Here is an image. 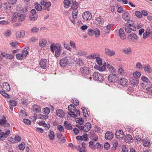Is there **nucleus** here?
I'll return each mask as SVG.
<instances>
[{
	"label": "nucleus",
	"instance_id": "obj_1",
	"mask_svg": "<svg viewBox=\"0 0 152 152\" xmlns=\"http://www.w3.org/2000/svg\"><path fill=\"white\" fill-rule=\"evenodd\" d=\"M74 61L75 59L73 56H72L71 54H69L60 60L59 64L61 66L65 67L66 66L72 64L74 63Z\"/></svg>",
	"mask_w": 152,
	"mask_h": 152
},
{
	"label": "nucleus",
	"instance_id": "obj_2",
	"mask_svg": "<svg viewBox=\"0 0 152 152\" xmlns=\"http://www.w3.org/2000/svg\"><path fill=\"white\" fill-rule=\"evenodd\" d=\"M141 79L144 83H142V86L144 90V92L152 95V87L150 86L149 80L146 77L142 76Z\"/></svg>",
	"mask_w": 152,
	"mask_h": 152
},
{
	"label": "nucleus",
	"instance_id": "obj_3",
	"mask_svg": "<svg viewBox=\"0 0 152 152\" xmlns=\"http://www.w3.org/2000/svg\"><path fill=\"white\" fill-rule=\"evenodd\" d=\"M50 50L53 53H54L55 56L56 57H59L61 53L62 47L60 44L59 43H52L50 46Z\"/></svg>",
	"mask_w": 152,
	"mask_h": 152
},
{
	"label": "nucleus",
	"instance_id": "obj_4",
	"mask_svg": "<svg viewBox=\"0 0 152 152\" xmlns=\"http://www.w3.org/2000/svg\"><path fill=\"white\" fill-rule=\"evenodd\" d=\"M69 111L68 113L71 117L74 118H75L80 115V111L77 110L73 104L69 105L68 107Z\"/></svg>",
	"mask_w": 152,
	"mask_h": 152
},
{
	"label": "nucleus",
	"instance_id": "obj_5",
	"mask_svg": "<svg viewBox=\"0 0 152 152\" xmlns=\"http://www.w3.org/2000/svg\"><path fill=\"white\" fill-rule=\"evenodd\" d=\"M118 78V76L117 75L115 74L112 73L108 76L107 79L109 82L114 83L117 82Z\"/></svg>",
	"mask_w": 152,
	"mask_h": 152
},
{
	"label": "nucleus",
	"instance_id": "obj_6",
	"mask_svg": "<svg viewBox=\"0 0 152 152\" xmlns=\"http://www.w3.org/2000/svg\"><path fill=\"white\" fill-rule=\"evenodd\" d=\"M93 78L95 80L102 82L104 80L103 77L102 75L99 72H94L93 74Z\"/></svg>",
	"mask_w": 152,
	"mask_h": 152
},
{
	"label": "nucleus",
	"instance_id": "obj_7",
	"mask_svg": "<svg viewBox=\"0 0 152 152\" xmlns=\"http://www.w3.org/2000/svg\"><path fill=\"white\" fill-rule=\"evenodd\" d=\"M38 15L35 10L33 9L31 11V15L29 16V19L31 20L35 21L37 18Z\"/></svg>",
	"mask_w": 152,
	"mask_h": 152
},
{
	"label": "nucleus",
	"instance_id": "obj_8",
	"mask_svg": "<svg viewBox=\"0 0 152 152\" xmlns=\"http://www.w3.org/2000/svg\"><path fill=\"white\" fill-rule=\"evenodd\" d=\"M10 133L9 130H7L5 132H1V130L0 129V139L2 140H4L9 136Z\"/></svg>",
	"mask_w": 152,
	"mask_h": 152
},
{
	"label": "nucleus",
	"instance_id": "obj_9",
	"mask_svg": "<svg viewBox=\"0 0 152 152\" xmlns=\"http://www.w3.org/2000/svg\"><path fill=\"white\" fill-rule=\"evenodd\" d=\"M92 17L91 13L88 11L84 12L82 15V17L83 19L86 21L90 20Z\"/></svg>",
	"mask_w": 152,
	"mask_h": 152
},
{
	"label": "nucleus",
	"instance_id": "obj_10",
	"mask_svg": "<svg viewBox=\"0 0 152 152\" xmlns=\"http://www.w3.org/2000/svg\"><path fill=\"white\" fill-rule=\"evenodd\" d=\"M116 137L119 139H123L124 136L123 132L121 130H117L115 134Z\"/></svg>",
	"mask_w": 152,
	"mask_h": 152
},
{
	"label": "nucleus",
	"instance_id": "obj_11",
	"mask_svg": "<svg viewBox=\"0 0 152 152\" xmlns=\"http://www.w3.org/2000/svg\"><path fill=\"white\" fill-rule=\"evenodd\" d=\"M118 83L120 85L125 87L128 85L129 82L127 79L124 78H122L118 80Z\"/></svg>",
	"mask_w": 152,
	"mask_h": 152
},
{
	"label": "nucleus",
	"instance_id": "obj_12",
	"mask_svg": "<svg viewBox=\"0 0 152 152\" xmlns=\"http://www.w3.org/2000/svg\"><path fill=\"white\" fill-rule=\"evenodd\" d=\"M95 22L96 24L99 26L102 25L104 22V19L101 16L96 18L95 20Z\"/></svg>",
	"mask_w": 152,
	"mask_h": 152
},
{
	"label": "nucleus",
	"instance_id": "obj_13",
	"mask_svg": "<svg viewBox=\"0 0 152 152\" xmlns=\"http://www.w3.org/2000/svg\"><path fill=\"white\" fill-rule=\"evenodd\" d=\"M2 7H3L4 11L6 12H10L11 10V4L8 2H5L3 4Z\"/></svg>",
	"mask_w": 152,
	"mask_h": 152
},
{
	"label": "nucleus",
	"instance_id": "obj_14",
	"mask_svg": "<svg viewBox=\"0 0 152 152\" xmlns=\"http://www.w3.org/2000/svg\"><path fill=\"white\" fill-rule=\"evenodd\" d=\"M39 65L41 68L45 69L48 65V63L46 59H43L40 61Z\"/></svg>",
	"mask_w": 152,
	"mask_h": 152
},
{
	"label": "nucleus",
	"instance_id": "obj_15",
	"mask_svg": "<svg viewBox=\"0 0 152 152\" xmlns=\"http://www.w3.org/2000/svg\"><path fill=\"white\" fill-rule=\"evenodd\" d=\"M2 88L4 92H7L10 90V87L9 84L7 82L4 83L2 85Z\"/></svg>",
	"mask_w": 152,
	"mask_h": 152
},
{
	"label": "nucleus",
	"instance_id": "obj_16",
	"mask_svg": "<svg viewBox=\"0 0 152 152\" xmlns=\"http://www.w3.org/2000/svg\"><path fill=\"white\" fill-rule=\"evenodd\" d=\"M80 71L84 75H88L90 73L89 69L86 66L81 67L80 69Z\"/></svg>",
	"mask_w": 152,
	"mask_h": 152
},
{
	"label": "nucleus",
	"instance_id": "obj_17",
	"mask_svg": "<svg viewBox=\"0 0 152 152\" xmlns=\"http://www.w3.org/2000/svg\"><path fill=\"white\" fill-rule=\"evenodd\" d=\"M76 139L78 140H82L84 141H87L88 140L87 134H83L81 136H78L76 137Z\"/></svg>",
	"mask_w": 152,
	"mask_h": 152
},
{
	"label": "nucleus",
	"instance_id": "obj_18",
	"mask_svg": "<svg viewBox=\"0 0 152 152\" xmlns=\"http://www.w3.org/2000/svg\"><path fill=\"white\" fill-rule=\"evenodd\" d=\"M125 142L129 144L132 142L133 141V139L132 136L130 134H127L126 135L125 137Z\"/></svg>",
	"mask_w": 152,
	"mask_h": 152
},
{
	"label": "nucleus",
	"instance_id": "obj_19",
	"mask_svg": "<svg viewBox=\"0 0 152 152\" xmlns=\"http://www.w3.org/2000/svg\"><path fill=\"white\" fill-rule=\"evenodd\" d=\"M136 30V28L134 26L130 27L129 26H125V30L127 33H129L132 31H135Z\"/></svg>",
	"mask_w": 152,
	"mask_h": 152
},
{
	"label": "nucleus",
	"instance_id": "obj_20",
	"mask_svg": "<svg viewBox=\"0 0 152 152\" xmlns=\"http://www.w3.org/2000/svg\"><path fill=\"white\" fill-rule=\"evenodd\" d=\"M99 54L97 53H94L88 56L87 58L91 59H96L99 56Z\"/></svg>",
	"mask_w": 152,
	"mask_h": 152
},
{
	"label": "nucleus",
	"instance_id": "obj_21",
	"mask_svg": "<svg viewBox=\"0 0 152 152\" xmlns=\"http://www.w3.org/2000/svg\"><path fill=\"white\" fill-rule=\"evenodd\" d=\"M104 51L105 54L109 56H114L115 53L114 51L110 50L107 48H105Z\"/></svg>",
	"mask_w": 152,
	"mask_h": 152
},
{
	"label": "nucleus",
	"instance_id": "obj_22",
	"mask_svg": "<svg viewBox=\"0 0 152 152\" xmlns=\"http://www.w3.org/2000/svg\"><path fill=\"white\" fill-rule=\"evenodd\" d=\"M119 34L120 37L121 39L124 40L126 39V36L124 34V32L123 28H120Z\"/></svg>",
	"mask_w": 152,
	"mask_h": 152
},
{
	"label": "nucleus",
	"instance_id": "obj_23",
	"mask_svg": "<svg viewBox=\"0 0 152 152\" xmlns=\"http://www.w3.org/2000/svg\"><path fill=\"white\" fill-rule=\"evenodd\" d=\"M1 55L2 56V57H4L8 59H12L13 58V56L11 54H7L5 52H1Z\"/></svg>",
	"mask_w": 152,
	"mask_h": 152
},
{
	"label": "nucleus",
	"instance_id": "obj_24",
	"mask_svg": "<svg viewBox=\"0 0 152 152\" xmlns=\"http://www.w3.org/2000/svg\"><path fill=\"white\" fill-rule=\"evenodd\" d=\"M143 69L144 71L148 73L152 72V69L149 65H144Z\"/></svg>",
	"mask_w": 152,
	"mask_h": 152
},
{
	"label": "nucleus",
	"instance_id": "obj_25",
	"mask_svg": "<svg viewBox=\"0 0 152 152\" xmlns=\"http://www.w3.org/2000/svg\"><path fill=\"white\" fill-rule=\"evenodd\" d=\"M113 137V134L110 132H107L105 134V137L106 139L110 140L112 139Z\"/></svg>",
	"mask_w": 152,
	"mask_h": 152
},
{
	"label": "nucleus",
	"instance_id": "obj_26",
	"mask_svg": "<svg viewBox=\"0 0 152 152\" xmlns=\"http://www.w3.org/2000/svg\"><path fill=\"white\" fill-rule=\"evenodd\" d=\"M91 124L90 123L88 122L86 123L83 126L84 131L85 132H88L91 129Z\"/></svg>",
	"mask_w": 152,
	"mask_h": 152
},
{
	"label": "nucleus",
	"instance_id": "obj_27",
	"mask_svg": "<svg viewBox=\"0 0 152 152\" xmlns=\"http://www.w3.org/2000/svg\"><path fill=\"white\" fill-rule=\"evenodd\" d=\"M123 19L125 21H127L130 18L129 14L126 11H124L122 15Z\"/></svg>",
	"mask_w": 152,
	"mask_h": 152
},
{
	"label": "nucleus",
	"instance_id": "obj_28",
	"mask_svg": "<svg viewBox=\"0 0 152 152\" xmlns=\"http://www.w3.org/2000/svg\"><path fill=\"white\" fill-rule=\"evenodd\" d=\"M122 52L126 54H130L132 53V50L129 47L125 48L122 49Z\"/></svg>",
	"mask_w": 152,
	"mask_h": 152
},
{
	"label": "nucleus",
	"instance_id": "obj_29",
	"mask_svg": "<svg viewBox=\"0 0 152 152\" xmlns=\"http://www.w3.org/2000/svg\"><path fill=\"white\" fill-rule=\"evenodd\" d=\"M25 31L24 30H22L20 32H17L16 35L17 38H20L23 37L25 35Z\"/></svg>",
	"mask_w": 152,
	"mask_h": 152
},
{
	"label": "nucleus",
	"instance_id": "obj_30",
	"mask_svg": "<svg viewBox=\"0 0 152 152\" xmlns=\"http://www.w3.org/2000/svg\"><path fill=\"white\" fill-rule=\"evenodd\" d=\"M56 114L57 116L60 117H63L65 115L64 112L61 110L58 109L56 111Z\"/></svg>",
	"mask_w": 152,
	"mask_h": 152
},
{
	"label": "nucleus",
	"instance_id": "obj_31",
	"mask_svg": "<svg viewBox=\"0 0 152 152\" xmlns=\"http://www.w3.org/2000/svg\"><path fill=\"white\" fill-rule=\"evenodd\" d=\"M138 83V80L137 78H131L130 80V83L132 86H135Z\"/></svg>",
	"mask_w": 152,
	"mask_h": 152
},
{
	"label": "nucleus",
	"instance_id": "obj_32",
	"mask_svg": "<svg viewBox=\"0 0 152 152\" xmlns=\"http://www.w3.org/2000/svg\"><path fill=\"white\" fill-rule=\"evenodd\" d=\"M138 38L137 36V34L134 33H132L130 34L128 37V39L132 40H137Z\"/></svg>",
	"mask_w": 152,
	"mask_h": 152
},
{
	"label": "nucleus",
	"instance_id": "obj_33",
	"mask_svg": "<svg viewBox=\"0 0 152 152\" xmlns=\"http://www.w3.org/2000/svg\"><path fill=\"white\" fill-rule=\"evenodd\" d=\"M47 43L46 40L45 39H40L39 41V46L42 47H44Z\"/></svg>",
	"mask_w": 152,
	"mask_h": 152
},
{
	"label": "nucleus",
	"instance_id": "obj_34",
	"mask_svg": "<svg viewBox=\"0 0 152 152\" xmlns=\"http://www.w3.org/2000/svg\"><path fill=\"white\" fill-rule=\"evenodd\" d=\"M150 28L148 27L147 28L145 32L143 34V39H145L147 38L148 36L150 35Z\"/></svg>",
	"mask_w": 152,
	"mask_h": 152
},
{
	"label": "nucleus",
	"instance_id": "obj_35",
	"mask_svg": "<svg viewBox=\"0 0 152 152\" xmlns=\"http://www.w3.org/2000/svg\"><path fill=\"white\" fill-rule=\"evenodd\" d=\"M73 1H70L69 0H64V7L67 8L69 7L70 5L72 2Z\"/></svg>",
	"mask_w": 152,
	"mask_h": 152
},
{
	"label": "nucleus",
	"instance_id": "obj_36",
	"mask_svg": "<svg viewBox=\"0 0 152 152\" xmlns=\"http://www.w3.org/2000/svg\"><path fill=\"white\" fill-rule=\"evenodd\" d=\"M4 36L6 37H9L11 36L12 34L11 30L9 29H7L4 32Z\"/></svg>",
	"mask_w": 152,
	"mask_h": 152
},
{
	"label": "nucleus",
	"instance_id": "obj_37",
	"mask_svg": "<svg viewBox=\"0 0 152 152\" xmlns=\"http://www.w3.org/2000/svg\"><path fill=\"white\" fill-rule=\"evenodd\" d=\"M64 125L65 128L67 130H71L72 128L71 124L67 121L64 122Z\"/></svg>",
	"mask_w": 152,
	"mask_h": 152
},
{
	"label": "nucleus",
	"instance_id": "obj_38",
	"mask_svg": "<svg viewBox=\"0 0 152 152\" xmlns=\"http://www.w3.org/2000/svg\"><path fill=\"white\" fill-rule=\"evenodd\" d=\"M48 136L51 140H53L54 139L55 135L54 132L52 130H50Z\"/></svg>",
	"mask_w": 152,
	"mask_h": 152
},
{
	"label": "nucleus",
	"instance_id": "obj_39",
	"mask_svg": "<svg viewBox=\"0 0 152 152\" xmlns=\"http://www.w3.org/2000/svg\"><path fill=\"white\" fill-rule=\"evenodd\" d=\"M19 15L18 18V20L19 22L22 21L24 20L26 18V15L24 14H19Z\"/></svg>",
	"mask_w": 152,
	"mask_h": 152
},
{
	"label": "nucleus",
	"instance_id": "obj_40",
	"mask_svg": "<svg viewBox=\"0 0 152 152\" xmlns=\"http://www.w3.org/2000/svg\"><path fill=\"white\" fill-rule=\"evenodd\" d=\"M79 6V4L77 2L74 1L72 3L71 8L73 10H77V8H78Z\"/></svg>",
	"mask_w": 152,
	"mask_h": 152
},
{
	"label": "nucleus",
	"instance_id": "obj_41",
	"mask_svg": "<svg viewBox=\"0 0 152 152\" xmlns=\"http://www.w3.org/2000/svg\"><path fill=\"white\" fill-rule=\"evenodd\" d=\"M144 65H142L139 62L136 63L135 65V68L136 69L142 70L143 69Z\"/></svg>",
	"mask_w": 152,
	"mask_h": 152
},
{
	"label": "nucleus",
	"instance_id": "obj_42",
	"mask_svg": "<svg viewBox=\"0 0 152 152\" xmlns=\"http://www.w3.org/2000/svg\"><path fill=\"white\" fill-rule=\"evenodd\" d=\"M37 105H34L32 107V110L37 113H40L41 111V108H37Z\"/></svg>",
	"mask_w": 152,
	"mask_h": 152
},
{
	"label": "nucleus",
	"instance_id": "obj_43",
	"mask_svg": "<svg viewBox=\"0 0 152 152\" xmlns=\"http://www.w3.org/2000/svg\"><path fill=\"white\" fill-rule=\"evenodd\" d=\"M77 53L80 56H85L87 54L86 52L83 50H79L77 51Z\"/></svg>",
	"mask_w": 152,
	"mask_h": 152
},
{
	"label": "nucleus",
	"instance_id": "obj_44",
	"mask_svg": "<svg viewBox=\"0 0 152 152\" xmlns=\"http://www.w3.org/2000/svg\"><path fill=\"white\" fill-rule=\"evenodd\" d=\"M78 11V10H73L72 14L73 19H75L77 18Z\"/></svg>",
	"mask_w": 152,
	"mask_h": 152
},
{
	"label": "nucleus",
	"instance_id": "obj_45",
	"mask_svg": "<svg viewBox=\"0 0 152 152\" xmlns=\"http://www.w3.org/2000/svg\"><path fill=\"white\" fill-rule=\"evenodd\" d=\"M107 68L111 72H114L115 71V69L114 67L110 65L109 64H107Z\"/></svg>",
	"mask_w": 152,
	"mask_h": 152
},
{
	"label": "nucleus",
	"instance_id": "obj_46",
	"mask_svg": "<svg viewBox=\"0 0 152 152\" xmlns=\"http://www.w3.org/2000/svg\"><path fill=\"white\" fill-rule=\"evenodd\" d=\"M81 109L83 111L84 116L85 117H88V113L87 110L84 107H82L81 108Z\"/></svg>",
	"mask_w": 152,
	"mask_h": 152
},
{
	"label": "nucleus",
	"instance_id": "obj_47",
	"mask_svg": "<svg viewBox=\"0 0 152 152\" xmlns=\"http://www.w3.org/2000/svg\"><path fill=\"white\" fill-rule=\"evenodd\" d=\"M40 124H42V126L46 128V129H48L50 127V124L49 123L46 124L44 121L40 122Z\"/></svg>",
	"mask_w": 152,
	"mask_h": 152
},
{
	"label": "nucleus",
	"instance_id": "obj_48",
	"mask_svg": "<svg viewBox=\"0 0 152 152\" xmlns=\"http://www.w3.org/2000/svg\"><path fill=\"white\" fill-rule=\"evenodd\" d=\"M51 4L50 2H46L44 5V9L45 10H47L48 11H49L50 10L49 8L51 6Z\"/></svg>",
	"mask_w": 152,
	"mask_h": 152
},
{
	"label": "nucleus",
	"instance_id": "obj_49",
	"mask_svg": "<svg viewBox=\"0 0 152 152\" xmlns=\"http://www.w3.org/2000/svg\"><path fill=\"white\" fill-rule=\"evenodd\" d=\"M127 23H126V26H129L130 27L134 26V23L133 21L129 19L127 20Z\"/></svg>",
	"mask_w": 152,
	"mask_h": 152
},
{
	"label": "nucleus",
	"instance_id": "obj_50",
	"mask_svg": "<svg viewBox=\"0 0 152 152\" xmlns=\"http://www.w3.org/2000/svg\"><path fill=\"white\" fill-rule=\"evenodd\" d=\"M118 74L121 75H125V72L124 69L122 67H120L118 69Z\"/></svg>",
	"mask_w": 152,
	"mask_h": 152
},
{
	"label": "nucleus",
	"instance_id": "obj_51",
	"mask_svg": "<svg viewBox=\"0 0 152 152\" xmlns=\"http://www.w3.org/2000/svg\"><path fill=\"white\" fill-rule=\"evenodd\" d=\"M35 6L36 9L38 11H41L42 10V8L41 6L38 3H36L35 4Z\"/></svg>",
	"mask_w": 152,
	"mask_h": 152
},
{
	"label": "nucleus",
	"instance_id": "obj_52",
	"mask_svg": "<svg viewBox=\"0 0 152 152\" xmlns=\"http://www.w3.org/2000/svg\"><path fill=\"white\" fill-rule=\"evenodd\" d=\"M133 75L134 78H139L140 77L141 73L139 72H135L133 73Z\"/></svg>",
	"mask_w": 152,
	"mask_h": 152
},
{
	"label": "nucleus",
	"instance_id": "obj_53",
	"mask_svg": "<svg viewBox=\"0 0 152 152\" xmlns=\"http://www.w3.org/2000/svg\"><path fill=\"white\" fill-rule=\"evenodd\" d=\"M39 31V29L36 26L33 27L31 29V32L32 33H36L38 32Z\"/></svg>",
	"mask_w": 152,
	"mask_h": 152
},
{
	"label": "nucleus",
	"instance_id": "obj_54",
	"mask_svg": "<svg viewBox=\"0 0 152 152\" xmlns=\"http://www.w3.org/2000/svg\"><path fill=\"white\" fill-rule=\"evenodd\" d=\"M150 143V142H149L148 140H145L143 141V144L145 147L148 146Z\"/></svg>",
	"mask_w": 152,
	"mask_h": 152
},
{
	"label": "nucleus",
	"instance_id": "obj_55",
	"mask_svg": "<svg viewBox=\"0 0 152 152\" xmlns=\"http://www.w3.org/2000/svg\"><path fill=\"white\" fill-rule=\"evenodd\" d=\"M20 14V13H18L17 12H14V13L13 14V16L12 17L13 20H15L16 18H18L19 15V14Z\"/></svg>",
	"mask_w": 152,
	"mask_h": 152
},
{
	"label": "nucleus",
	"instance_id": "obj_56",
	"mask_svg": "<svg viewBox=\"0 0 152 152\" xmlns=\"http://www.w3.org/2000/svg\"><path fill=\"white\" fill-rule=\"evenodd\" d=\"M94 34L95 35L96 37H97L98 36L100 35V32L98 28H96L94 29Z\"/></svg>",
	"mask_w": 152,
	"mask_h": 152
},
{
	"label": "nucleus",
	"instance_id": "obj_57",
	"mask_svg": "<svg viewBox=\"0 0 152 152\" xmlns=\"http://www.w3.org/2000/svg\"><path fill=\"white\" fill-rule=\"evenodd\" d=\"M0 93L4 96L7 98H10V96L4 92V91H0Z\"/></svg>",
	"mask_w": 152,
	"mask_h": 152
},
{
	"label": "nucleus",
	"instance_id": "obj_58",
	"mask_svg": "<svg viewBox=\"0 0 152 152\" xmlns=\"http://www.w3.org/2000/svg\"><path fill=\"white\" fill-rule=\"evenodd\" d=\"M6 122V118L5 116H4L2 119H1L0 120V124L1 125H3Z\"/></svg>",
	"mask_w": 152,
	"mask_h": 152
},
{
	"label": "nucleus",
	"instance_id": "obj_59",
	"mask_svg": "<svg viewBox=\"0 0 152 152\" xmlns=\"http://www.w3.org/2000/svg\"><path fill=\"white\" fill-rule=\"evenodd\" d=\"M50 112V110L48 107H46L43 109V113L45 115H48Z\"/></svg>",
	"mask_w": 152,
	"mask_h": 152
},
{
	"label": "nucleus",
	"instance_id": "obj_60",
	"mask_svg": "<svg viewBox=\"0 0 152 152\" xmlns=\"http://www.w3.org/2000/svg\"><path fill=\"white\" fill-rule=\"evenodd\" d=\"M16 58L18 60H21L23 59L24 58L22 54L18 53L16 55Z\"/></svg>",
	"mask_w": 152,
	"mask_h": 152
},
{
	"label": "nucleus",
	"instance_id": "obj_61",
	"mask_svg": "<svg viewBox=\"0 0 152 152\" xmlns=\"http://www.w3.org/2000/svg\"><path fill=\"white\" fill-rule=\"evenodd\" d=\"M97 63L98 64L101 65L102 64V59L98 56L96 59Z\"/></svg>",
	"mask_w": 152,
	"mask_h": 152
},
{
	"label": "nucleus",
	"instance_id": "obj_62",
	"mask_svg": "<svg viewBox=\"0 0 152 152\" xmlns=\"http://www.w3.org/2000/svg\"><path fill=\"white\" fill-rule=\"evenodd\" d=\"M69 45H70L73 48L75 49H77V47L75 45V44L74 42L72 41H69Z\"/></svg>",
	"mask_w": 152,
	"mask_h": 152
},
{
	"label": "nucleus",
	"instance_id": "obj_63",
	"mask_svg": "<svg viewBox=\"0 0 152 152\" xmlns=\"http://www.w3.org/2000/svg\"><path fill=\"white\" fill-rule=\"evenodd\" d=\"M77 150L80 152H86V150L83 149L80 146H77Z\"/></svg>",
	"mask_w": 152,
	"mask_h": 152
},
{
	"label": "nucleus",
	"instance_id": "obj_64",
	"mask_svg": "<svg viewBox=\"0 0 152 152\" xmlns=\"http://www.w3.org/2000/svg\"><path fill=\"white\" fill-rule=\"evenodd\" d=\"M94 143L91 141L89 142V146L91 149L94 150L96 149V147L95 145H94Z\"/></svg>",
	"mask_w": 152,
	"mask_h": 152
}]
</instances>
